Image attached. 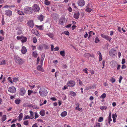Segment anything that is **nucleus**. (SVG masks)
I'll return each instance as SVG.
<instances>
[{
	"label": "nucleus",
	"mask_w": 127,
	"mask_h": 127,
	"mask_svg": "<svg viewBox=\"0 0 127 127\" xmlns=\"http://www.w3.org/2000/svg\"><path fill=\"white\" fill-rule=\"evenodd\" d=\"M39 93L41 96L43 97L46 96L47 95L48 92L45 88H41L40 89Z\"/></svg>",
	"instance_id": "nucleus-1"
},
{
	"label": "nucleus",
	"mask_w": 127,
	"mask_h": 127,
	"mask_svg": "<svg viewBox=\"0 0 127 127\" xmlns=\"http://www.w3.org/2000/svg\"><path fill=\"white\" fill-rule=\"evenodd\" d=\"M24 13L28 14H30L33 12V10L31 7L26 6L24 9Z\"/></svg>",
	"instance_id": "nucleus-2"
},
{
	"label": "nucleus",
	"mask_w": 127,
	"mask_h": 127,
	"mask_svg": "<svg viewBox=\"0 0 127 127\" xmlns=\"http://www.w3.org/2000/svg\"><path fill=\"white\" fill-rule=\"evenodd\" d=\"M14 59L16 63L20 64H21L23 63L24 61L20 57L16 56L15 57Z\"/></svg>",
	"instance_id": "nucleus-3"
},
{
	"label": "nucleus",
	"mask_w": 127,
	"mask_h": 127,
	"mask_svg": "<svg viewBox=\"0 0 127 127\" xmlns=\"http://www.w3.org/2000/svg\"><path fill=\"white\" fill-rule=\"evenodd\" d=\"M32 8L33 10V11H34L36 12H38L40 9L39 6L36 4L34 5L32 7Z\"/></svg>",
	"instance_id": "nucleus-4"
},
{
	"label": "nucleus",
	"mask_w": 127,
	"mask_h": 127,
	"mask_svg": "<svg viewBox=\"0 0 127 127\" xmlns=\"http://www.w3.org/2000/svg\"><path fill=\"white\" fill-rule=\"evenodd\" d=\"M75 84V82L73 80L69 81L67 84V85L68 86L72 87H74Z\"/></svg>",
	"instance_id": "nucleus-5"
},
{
	"label": "nucleus",
	"mask_w": 127,
	"mask_h": 127,
	"mask_svg": "<svg viewBox=\"0 0 127 127\" xmlns=\"http://www.w3.org/2000/svg\"><path fill=\"white\" fill-rule=\"evenodd\" d=\"M26 92V90L24 88H20V90L19 94L21 96H24Z\"/></svg>",
	"instance_id": "nucleus-6"
},
{
	"label": "nucleus",
	"mask_w": 127,
	"mask_h": 127,
	"mask_svg": "<svg viewBox=\"0 0 127 127\" xmlns=\"http://www.w3.org/2000/svg\"><path fill=\"white\" fill-rule=\"evenodd\" d=\"M8 90L9 92L13 93H14L16 91L15 88L14 86L9 87L8 89Z\"/></svg>",
	"instance_id": "nucleus-7"
},
{
	"label": "nucleus",
	"mask_w": 127,
	"mask_h": 127,
	"mask_svg": "<svg viewBox=\"0 0 127 127\" xmlns=\"http://www.w3.org/2000/svg\"><path fill=\"white\" fill-rule=\"evenodd\" d=\"M12 11L9 10H6L5 11V15L8 17H10L12 15Z\"/></svg>",
	"instance_id": "nucleus-8"
},
{
	"label": "nucleus",
	"mask_w": 127,
	"mask_h": 127,
	"mask_svg": "<svg viewBox=\"0 0 127 127\" xmlns=\"http://www.w3.org/2000/svg\"><path fill=\"white\" fill-rule=\"evenodd\" d=\"M78 4L79 6H83L85 5V3L84 0H79Z\"/></svg>",
	"instance_id": "nucleus-9"
},
{
	"label": "nucleus",
	"mask_w": 127,
	"mask_h": 127,
	"mask_svg": "<svg viewBox=\"0 0 127 127\" xmlns=\"http://www.w3.org/2000/svg\"><path fill=\"white\" fill-rule=\"evenodd\" d=\"M31 32L35 35L39 37L40 36V34L37 31L36 29H32L31 31Z\"/></svg>",
	"instance_id": "nucleus-10"
},
{
	"label": "nucleus",
	"mask_w": 127,
	"mask_h": 127,
	"mask_svg": "<svg viewBox=\"0 0 127 127\" xmlns=\"http://www.w3.org/2000/svg\"><path fill=\"white\" fill-rule=\"evenodd\" d=\"M117 65V63L115 61H112L111 62V66L112 68H114Z\"/></svg>",
	"instance_id": "nucleus-11"
},
{
	"label": "nucleus",
	"mask_w": 127,
	"mask_h": 127,
	"mask_svg": "<svg viewBox=\"0 0 127 127\" xmlns=\"http://www.w3.org/2000/svg\"><path fill=\"white\" fill-rule=\"evenodd\" d=\"M27 24L31 28H32L33 27V23L32 20L29 21Z\"/></svg>",
	"instance_id": "nucleus-12"
},
{
	"label": "nucleus",
	"mask_w": 127,
	"mask_h": 127,
	"mask_svg": "<svg viewBox=\"0 0 127 127\" xmlns=\"http://www.w3.org/2000/svg\"><path fill=\"white\" fill-rule=\"evenodd\" d=\"M80 13L79 12H75L74 14V17L76 19H77L79 17Z\"/></svg>",
	"instance_id": "nucleus-13"
},
{
	"label": "nucleus",
	"mask_w": 127,
	"mask_h": 127,
	"mask_svg": "<svg viewBox=\"0 0 127 127\" xmlns=\"http://www.w3.org/2000/svg\"><path fill=\"white\" fill-rule=\"evenodd\" d=\"M89 5H90L89 4H88L86 6V9H85L86 11L88 12H90L93 10L92 9L89 8Z\"/></svg>",
	"instance_id": "nucleus-14"
},
{
	"label": "nucleus",
	"mask_w": 127,
	"mask_h": 127,
	"mask_svg": "<svg viewBox=\"0 0 127 127\" xmlns=\"http://www.w3.org/2000/svg\"><path fill=\"white\" fill-rule=\"evenodd\" d=\"M44 16L42 15H40L37 17L38 19L40 20V22H42L43 21V19Z\"/></svg>",
	"instance_id": "nucleus-15"
},
{
	"label": "nucleus",
	"mask_w": 127,
	"mask_h": 127,
	"mask_svg": "<svg viewBox=\"0 0 127 127\" xmlns=\"http://www.w3.org/2000/svg\"><path fill=\"white\" fill-rule=\"evenodd\" d=\"M27 49L24 46H23L22 47L21 52L23 54H25L27 52Z\"/></svg>",
	"instance_id": "nucleus-16"
},
{
	"label": "nucleus",
	"mask_w": 127,
	"mask_h": 127,
	"mask_svg": "<svg viewBox=\"0 0 127 127\" xmlns=\"http://www.w3.org/2000/svg\"><path fill=\"white\" fill-rule=\"evenodd\" d=\"M37 69L38 70L41 71H44V70L41 65H38L37 67Z\"/></svg>",
	"instance_id": "nucleus-17"
},
{
	"label": "nucleus",
	"mask_w": 127,
	"mask_h": 127,
	"mask_svg": "<svg viewBox=\"0 0 127 127\" xmlns=\"http://www.w3.org/2000/svg\"><path fill=\"white\" fill-rule=\"evenodd\" d=\"M6 119V115H3L1 118V121L3 122L5 121Z\"/></svg>",
	"instance_id": "nucleus-18"
},
{
	"label": "nucleus",
	"mask_w": 127,
	"mask_h": 127,
	"mask_svg": "<svg viewBox=\"0 0 127 127\" xmlns=\"http://www.w3.org/2000/svg\"><path fill=\"white\" fill-rule=\"evenodd\" d=\"M115 51V50L114 49H111L109 51V54L110 55H114V52Z\"/></svg>",
	"instance_id": "nucleus-19"
},
{
	"label": "nucleus",
	"mask_w": 127,
	"mask_h": 127,
	"mask_svg": "<svg viewBox=\"0 0 127 127\" xmlns=\"http://www.w3.org/2000/svg\"><path fill=\"white\" fill-rule=\"evenodd\" d=\"M43 48V45H38L37 49L41 51Z\"/></svg>",
	"instance_id": "nucleus-20"
},
{
	"label": "nucleus",
	"mask_w": 127,
	"mask_h": 127,
	"mask_svg": "<svg viewBox=\"0 0 127 127\" xmlns=\"http://www.w3.org/2000/svg\"><path fill=\"white\" fill-rule=\"evenodd\" d=\"M27 38L22 36V38L21 42L22 43L26 42L27 41Z\"/></svg>",
	"instance_id": "nucleus-21"
},
{
	"label": "nucleus",
	"mask_w": 127,
	"mask_h": 127,
	"mask_svg": "<svg viewBox=\"0 0 127 127\" xmlns=\"http://www.w3.org/2000/svg\"><path fill=\"white\" fill-rule=\"evenodd\" d=\"M35 26L37 28V29L39 30H42L43 29V25H40L38 26V25H36Z\"/></svg>",
	"instance_id": "nucleus-22"
},
{
	"label": "nucleus",
	"mask_w": 127,
	"mask_h": 127,
	"mask_svg": "<svg viewBox=\"0 0 127 127\" xmlns=\"http://www.w3.org/2000/svg\"><path fill=\"white\" fill-rule=\"evenodd\" d=\"M40 114L42 116H44L45 115V111L43 110H41L40 112Z\"/></svg>",
	"instance_id": "nucleus-23"
},
{
	"label": "nucleus",
	"mask_w": 127,
	"mask_h": 127,
	"mask_svg": "<svg viewBox=\"0 0 127 127\" xmlns=\"http://www.w3.org/2000/svg\"><path fill=\"white\" fill-rule=\"evenodd\" d=\"M44 3L46 5H48L50 4V2L48 0H45Z\"/></svg>",
	"instance_id": "nucleus-24"
},
{
	"label": "nucleus",
	"mask_w": 127,
	"mask_h": 127,
	"mask_svg": "<svg viewBox=\"0 0 127 127\" xmlns=\"http://www.w3.org/2000/svg\"><path fill=\"white\" fill-rule=\"evenodd\" d=\"M32 55L34 57H36L38 55L36 51H34L33 52Z\"/></svg>",
	"instance_id": "nucleus-25"
},
{
	"label": "nucleus",
	"mask_w": 127,
	"mask_h": 127,
	"mask_svg": "<svg viewBox=\"0 0 127 127\" xmlns=\"http://www.w3.org/2000/svg\"><path fill=\"white\" fill-rule=\"evenodd\" d=\"M99 108L101 110H105L107 108V107L106 106H100Z\"/></svg>",
	"instance_id": "nucleus-26"
},
{
	"label": "nucleus",
	"mask_w": 127,
	"mask_h": 127,
	"mask_svg": "<svg viewBox=\"0 0 127 127\" xmlns=\"http://www.w3.org/2000/svg\"><path fill=\"white\" fill-rule=\"evenodd\" d=\"M67 114L66 111H64L61 114V116L63 117H64Z\"/></svg>",
	"instance_id": "nucleus-27"
},
{
	"label": "nucleus",
	"mask_w": 127,
	"mask_h": 127,
	"mask_svg": "<svg viewBox=\"0 0 127 127\" xmlns=\"http://www.w3.org/2000/svg\"><path fill=\"white\" fill-rule=\"evenodd\" d=\"M88 33L89 35L88 38V39L90 40V37L92 36V35L93 34V33L92 32V31L89 32H88Z\"/></svg>",
	"instance_id": "nucleus-28"
},
{
	"label": "nucleus",
	"mask_w": 127,
	"mask_h": 127,
	"mask_svg": "<svg viewBox=\"0 0 127 127\" xmlns=\"http://www.w3.org/2000/svg\"><path fill=\"white\" fill-rule=\"evenodd\" d=\"M23 116V114L22 113H20L19 116V121H20L22 120V117Z\"/></svg>",
	"instance_id": "nucleus-29"
},
{
	"label": "nucleus",
	"mask_w": 127,
	"mask_h": 127,
	"mask_svg": "<svg viewBox=\"0 0 127 127\" xmlns=\"http://www.w3.org/2000/svg\"><path fill=\"white\" fill-rule=\"evenodd\" d=\"M46 34L48 35L49 37L51 38H53L54 36V34L53 33H47Z\"/></svg>",
	"instance_id": "nucleus-30"
},
{
	"label": "nucleus",
	"mask_w": 127,
	"mask_h": 127,
	"mask_svg": "<svg viewBox=\"0 0 127 127\" xmlns=\"http://www.w3.org/2000/svg\"><path fill=\"white\" fill-rule=\"evenodd\" d=\"M17 13L19 15H24L25 14L24 13L20 10H18Z\"/></svg>",
	"instance_id": "nucleus-31"
},
{
	"label": "nucleus",
	"mask_w": 127,
	"mask_h": 127,
	"mask_svg": "<svg viewBox=\"0 0 127 127\" xmlns=\"http://www.w3.org/2000/svg\"><path fill=\"white\" fill-rule=\"evenodd\" d=\"M100 123H96L94 125V127H100Z\"/></svg>",
	"instance_id": "nucleus-32"
},
{
	"label": "nucleus",
	"mask_w": 127,
	"mask_h": 127,
	"mask_svg": "<svg viewBox=\"0 0 127 127\" xmlns=\"http://www.w3.org/2000/svg\"><path fill=\"white\" fill-rule=\"evenodd\" d=\"M60 54L62 56H65V52L64 51H61L60 52Z\"/></svg>",
	"instance_id": "nucleus-33"
},
{
	"label": "nucleus",
	"mask_w": 127,
	"mask_h": 127,
	"mask_svg": "<svg viewBox=\"0 0 127 127\" xmlns=\"http://www.w3.org/2000/svg\"><path fill=\"white\" fill-rule=\"evenodd\" d=\"M21 100L20 99H16L15 100V103L17 104H19L20 103Z\"/></svg>",
	"instance_id": "nucleus-34"
},
{
	"label": "nucleus",
	"mask_w": 127,
	"mask_h": 127,
	"mask_svg": "<svg viewBox=\"0 0 127 127\" xmlns=\"http://www.w3.org/2000/svg\"><path fill=\"white\" fill-rule=\"evenodd\" d=\"M6 61L4 60H3L0 62V64L1 65H4L5 64Z\"/></svg>",
	"instance_id": "nucleus-35"
},
{
	"label": "nucleus",
	"mask_w": 127,
	"mask_h": 127,
	"mask_svg": "<svg viewBox=\"0 0 127 127\" xmlns=\"http://www.w3.org/2000/svg\"><path fill=\"white\" fill-rule=\"evenodd\" d=\"M70 94L71 96H74L76 95V94L74 92H71L70 93Z\"/></svg>",
	"instance_id": "nucleus-36"
},
{
	"label": "nucleus",
	"mask_w": 127,
	"mask_h": 127,
	"mask_svg": "<svg viewBox=\"0 0 127 127\" xmlns=\"http://www.w3.org/2000/svg\"><path fill=\"white\" fill-rule=\"evenodd\" d=\"M29 121L28 120H26L24 121L23 124L24 125L28 126L29 125Z\"/></svg>",
	"instance_id": "nucleus-37"
},
{
	"label": "nucleus",
	"mask_w": 127,
	"mask_h": 127,
	"mask_svg": "<svg viewBox=\"0 0 127 127\" xmlns=\"http://www.w3.org/2000/svg\"><path fill=\"white\" fill-rule=\"evenodd\" d=\"M105 39L109 41H110L111 39V38L110 36L107 35L106 36Z\"/></svg>",
	"instance_id": "nucleus-38"
},
{
	"label": "nucleus",
	"mask_w": 127,
	"mask_h": 127,
	"mask_svg": "<svg viewBox=\"0 0 127 127\" xmlns=\"http://www.w3.org/2000/svg\"><path fill=\"white\" fill-rule=\"evenodd\" d=\"M37 39L35 37H34L32 38V41L34 43H36L37 42Z\"/></svg>",
	"instance_id": "nucleus-39"
},
{
	"label": "nucleus",
	"mask_w": 127,
	"mask_h": 127,
	"mask_svg": "<svg viewBox=\"0 0 127 127\" xmlns=\"http://www.w3.org/2000/svg\"><path fill=\"white\" fill-rule=\"evenodd\" d=\"M65 21V19L64 18H63L62 19H60V22L62 24H63L64 23V22Z\"/></svg>",
	"instance_id": "nucleus-40"
},
{
	"label": "nucleus",
	"mask_w": 127,
	"mask_h": 127,
	"mask_svg": "<svg viewBox=\"0 0 127 127\" xmlns=\"http://www.w3.org/2000/svg\"><path fill=\"white\" fill-rule=\"evenodd\" d=\"M32 108L34 109H38L39 108L37 106L33 105L32 106Z\"/></svg>",
	"instance_id": "nucleus-41"
},
{
	"label": "nucleus",
	"mask_w": 127,
	"mask_h": 127,
	"mask_svg": "<svg viewBox=\"0 0 127 127\" xmlns=\"http://www.w3.org/2000/svg\"><path fill=\"white\" fill-rule=\"evenodd\" d=\"M106 94L104 93L103 94L100 96V97L101 98H102L103 99L105 98L106 97Z\"/></svg>",
	"instance_id": "nucleus-42"
},
{
	"label": "nucleus",
	"mask_w": 127,
	"mask_h": 127,
	"mask_svg": "<svg viewBox=\"0 0 127 127\" xmlns=\"http://www.w3.org/2000/svg\"><path fill=\"white\" fill-rule=\"evenodd\" d=\"M33 91H32L31 90H29L28 91V95H31V94L33 93Z\"/></svg>",
	"instance_id": "nucleus-43"
},
{
	"label": "nucleus",
	"mask_w": 127,
	"mask_h": 127,
	"mask_svg": "<svg viewBox=\"0 0 127 127\" xmlns=\"http://www.w3.org/2000/svg\"><path fill=\"white\" fill-rule=\"evenodd\" d=\"M43 48L45 49H47L48 48V46L46 44H43Z\"/></svg>",
	"instance_id": "nucleus-44"
},
{
	"label": "nucleus",
	"mask_w": 127,
	"mask_h": 127,
	"mask_svg": "<svg viewBox=\"0 0 127 127\" xmlns=\"http://www.w3.org/2000/svg\"><path fill=\"white\" fill-rule=\"evenodd\" d=\"M103 120V118L102 117H100L99 118L98 121L99 122H102Z\"/></svg>",
	"instance_id": "nucleus-45"
},
{
	"label": "nucleus",
	"mask_w": 127,
	"mask_h": 127,
	"mask_svg": "<svg viewBox=\"0 0 127 127\" xmlns=\"http://www.w3.org/2000/svg\"><path fill=\"white\" fill-rule=\"evenodd\" d=\"M18 79L16 77H14L13 78V81L14 82L16 83L18 81Z\"/></svg>",
	"instance_id": "nucleus-46"
},
{
	"label": "nucleus",
	"mask_w": 127,
	"mask_h": 127,
	"mask_svg": "<svg viewBox=\"0 0 127 127\" xmlns=\"http://www.w3.org/2000/svg\"><path fill=\"white\" fill-rule=\"evenodd\" d=\"M8 80L12 84L13 82L12 81V79H11L10 77H9L8 78Z\"/></svg>",
	"instance_id": "nucleus-47"
},
{
	"label": "nucleus",
	"mask_w": 127,
	"mask_h": 127,
	"mask_svg": "<svg viewBox=\"0 0 127 127\" xmlns=\"http://www.w3.org/2000/svg\"><path fill=\"white\" fill-rule=\"evenodd\" d=\"M88 69L87 68H86L85 69H83V71L85 73H86L87 74H88V72H87V70Z\"/></svg>",
	"instance_id": "nucleus-48"
},
{
	"label": "nucleus",
	"mask_w": 127,
	"mask_h": 127,
	"mask_svg": "<svg viewBox=\"0 0 127 127\" xmlns=\"http://www.w3.org/2000/svg\"><path fill=\"white\" fill-rule=\"evenodd\" d=\"M22 33V31L21 30H19L17 32V34L18 35H20Z\"/></svg>",
	"instance_id": "nucleus-49"
},
{
	"label": "nucleus",
	"mask_w": 127,
	"mask_h": 127,
	"mask_svg": "<svg viewBox=\"0 0 127 127\" xmlns=\"http://www.w3.org/2000/svg\"><path fill=\"white\" fill-rule=\"evenodd\" d=\"M45 57V55L44 54H42L41 55V60H43L44 59Z\"/></svg>",
	"instance_id": "nucleus-50"
},
{
	"label": "nucleus",
	"mask_w": 127,
	"mask_h": 127,
	"mask_svg": "<svg viewBox=\"0 0 127 127\" xmlns=\"http://www.w3.org/2000/svg\"><path fill=\"white\" fill-rule=\"evenodd\" d=\"M99 41V40L98 38L97 37L95 39V42L96 43H97Z\"/></svg>",
	"instance_id": "nucleus-51"
},
{
	"label": "nucleus",
	"mask_w": 127,
	"mask_h": 127,
	"mask_svg": "<svg viewBox=\"0 0 127 127\" xmlns=\"http://www.w3.org/2000/svg\"><path fill=\"white\" fill-rule=\"evenodd\" d=\"M34 113L35 116V119L38 117L39 115L37 114V112H35Z\"/></svg>",
	"instance_id": "nucleus-52"
},
{
	"label": "nucleus",
	"mask_w": 127,
	"mask_h": 127,
	"mask_svg": "<svg viewBox=\"0 0 127 127\" xmlns=\"http://www.w3.org/2000/svg\"><path fill=\"white\" fill-rule=\"evenodd\" d=\"M10 47L11 49H13L14 48V45L13 43H11L10 44Z\"/></svg>",
	"instance_id": "nucleus-53"
},
{
	"label": "nucleus",
	"mask_w": 127,
	"mask_h": 127,
	"mask_svg": "<svg viewBox=\"0 0 127 127\" xmlns=\"http://www.w3.org/2000/svg\"><path fill=\"white\" fill-rule=\"evenodd\" d=\"M30 118V117L28 115H27L25 116L23 119V120H25L27 119H29Z\"/></svg>",
	"instance_id": "nucleus-54"
},
{
	"label": "nucleus",
	"mask_w": 127,
	"mask_h": 127,
	"mask_svg": "<svg viewBox=\"0 0 127 127\" xmlns=\"http://www.w3.org/2000/svg\"><path fill=\"white\" fill-rule=\"evenodd\" d=\"M110 81L112 83H113L115 82V80L114 78H112L110 79Z\"/></svg>",
	"instance_id": "nucleus-55"
},
{
	"label": "nucleus",
	"mask_w": 127,
	"mask_h": 127,
	"mask_svg": "<svg viewBox=\"0 0 127 127\" xmlns=\"http://www.w3.org/2000/svg\"><path fill=\"white\" fill-rule=\"evenodd\" d=\"M77 81H79V84L81 86H82V85L83 82H82V81L80 80L79 79L78 80H77Z\"/></svg>",
	"instance_id": "nucleus-56"
},
{
	"label": "nucleus",
	"mask_w": 127,
	"mask_h": 127,
	"mask_svg": "<svg viewBox=\"0 0 127 127\" xmlns=\"http://www.w3.org/2000/svg\"><path fill=\"white\" fill-rule=\"evenodd\" d=\"M64 33L65 34L68 35H69V33L68 31H65Z\"/></svg>",
	"instance_id": "nucleus-57"
},
{
	"label": "nucleus",
	"mask_w": 127,
	"mask_h": 127,
	"mask_svg": "<svg viewBox=\"0 0 127 127\" xmlns=\"http://www.w3.org/2000/svg\"><path fill=\"white\" fill-rule=\"evenodd\" d=\"M30 116L31 117H33V112L32 111H30Z\"/></svg>",
	"instance_id": "nucleus-58"
},
{
	"label": "nucleus",
	"mask_w": 127,
	"mask_h": 127,
	"mask_svg": "<svg viewBox=\"0 0 127 127\" xmlns=\"http://www.w3.org/2000/svg\"><path fill=\"white\" fill-rule=\"evenodd\" d=\"M117 115L116 114H112V118L113 119H116V117H117Z\"/></svg>",
	"instance_id": "nucleus-59"
},
{
	"label": "nucleus",
	"mask_w": 127,
	"mask_h": 127,
	"mask_svg": "<svg viewBox=\"0 0 127 127\" xmlns=\"http://www.w3.org/2000/svg\"><path fill=\"white\" fill-rule=\"evenodd\" d=\"M88 36V33L87 32H86V34H85L84 36V38H86Z\"/></svg>",
	"instance_id": "nucleus-60"
},
{
	"label": "nucleus",
	"mask_w": 127,
	"mask_h": 127,
	"mask_svg": "<svg viewBox=\"0 0 127 127\" xmlns=\"http://www.w3.org/2000/svg\"><path fill=\"white\" fill-rule=\"evenodd\" d=\"M22 36H17V38L18 40H20L22 39Z\"/></svg>",
	"instance_id": "nucleus-61"
},
{
	"label": "nucleus",
	"mask_w": 127,
	"mask_h": 127,
	"mask_svg": "<svg viewBox=\"0 0 127 127\" xmlns=\"http://www.w3.org/2000/svg\"><path fill=\"white\" fill-rule=\"evenodd\" d=\"M125 60L124 59H122V64H125Z\"/></svg>",
	"instance_id": "nucleus-62"
},
{
	"label": "nucleus",
	"mask_w": 127,
	"mask_h": 127,
	"mask_svg": "<svg viewBox=\"0 0 127 127\" xmlns=\"http://www.w3.org/2000/svg\"><path fill=\"white\" fill-rule=\"evenodd\" d=\"M46 102H47V101H46V100H44V101L43 103L40 104V106H41L42 105L44 104H45L46 103Z\"/></svg>",
	"instance_id": "nucleus-63"
},
{
	"label": "nucleus",
	"mask_w": 127,
	"mask_h": 127,
	"mask_svg": "<svg viewBox=\"0 0 127 127\" xmlns=\"http://www.w3.org/2000/svg\"><path fill=\"white\" fill-rule=\"evenodd\" d=\"M59 47H56L54 49V50L55 51H57L59 49Z\"/></svg>",
	"instance_id": "nucleus-64"
}]
</instances>
